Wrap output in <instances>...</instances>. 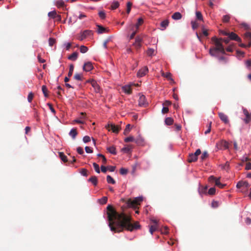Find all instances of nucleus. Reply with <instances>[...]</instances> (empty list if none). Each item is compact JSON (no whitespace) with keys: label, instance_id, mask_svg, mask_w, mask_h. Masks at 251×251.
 <instances>
[{"label":"nucleus","instance_id":"obj_28","mask_svg":"<svg viewBox=\"0 0 251 251\" xmlns=\"http://www.w3.org/2000/svg\"><path fill=\"white\" fill-rule=\"evenodd\" d=\"M158 228L157 225H151L150 226V232L152 234L153 233L157 230Z\"/></svg>","mask_w":251,"mask_h":251},{"label":"nucleus","instance_id":"obj_19","mask_svg":"<svg viewBox=\"0 0 251 251\" xmlns=\"http://www.w3.org/2000/svg\"><path fill=\"white\" fill-rule=\"evenodd\" d=\"M77 134V132L76 128L72 129L69 132V135L71 136L73 139L75 138Z\"/></svg>","mask_w":251,"mask_h":251},{"label":"nucleus","instance_id":"obj_8","mask_svg":"<svg viewBox=\"0 0 251 251\" xmlns=\"http://www.w3.org/2000/svg\"><path fill=\"white\" fill-rule=\"evenodd\" d=\"M243 113L246 116V118L244 119V121L246 124H248L251 120V114L250 113L246 108H243Z\"/></svg>","mask_w":251,"mask_h":251},{"label":"nucleus","instance_id":"obj_4","mask_svg":"<svg viewBox=\"0 0 251 251\" xmlns=\"http://www.w3.org/2000/svg\"><path fill=\"white\" fill-rule=\"evenodd\" d=\"M105 128L108 130H112L113 132L118 133L121 128L118 126H116L114 124H110L105 126Z\"/></svg>","mask_w":251,"mask_h":251},{"label":"nucleus","instance_id":"obj_10","mask_svg":"<svg viewBox=\"0 0 251 251\" xmlns=\"http://www.w3.org/2000/svg\"><path fill=\"white\" fill-rule=\"evenodd\" d=\"M87 82L90 83L93 87L95 89V92L99 93L100 92V86L98 84L97 82L94 80H88Z\"/></svg>","mask_w":251,"mask_h":251},{"label":"nucleus","instance_id":"obj_33","mask_svg":"<svg viewBox=\"0 0 251 251\" xmlns=\"http://www.w3.org/2000/svg\"><path fill=\"white\" fill-rule=\"evenodd\" d=\"M119 6V3L117 1H113L111 6V9L113 10L116 9Z\"/></svg>","mask_w":251,"mask_h":251},{"label":"nucleus","instance_id":"obj_16","mask_svg":"<svg viewBox=\"0 0 251 251\" xmlns=\"http://www.w3.org/2000/svg\"><path fill=\"white\" fill-rule=\"evenodd\" d=\"M182 16L181 14L178 12L174 13L172 16V19L175 20H180L182 18Z\"/></svg>","mask_w":251,"mask_h":251},{"label":"nucleus","instance_id":"obj_7","mask_svg":"<svg viewBox=\"0 0 251 251\" xmlns=\"http://www.w3.org/2000/svg\"><path fill=\"white\" fill-rule=\"evenodd\" d=\"M244 37L248 42V44L246 45V48L250 47L251 46V31H246L244 34Z\"/></svg>","mask_w":251,"mask_h":251},{"label":"nucleus","instance_id":"obj_50","mask_svg":"<svg viewBox=\"0 0 251 251\" xmlns=\"http://www.w3.org/2000/svg\"><path fill=\"white\" fill-rule=\"evenodd\" d=\"M132 4V3L130 1H129L127 3L126 12L127 14H129L130 12Z\"/></svg>","mask_w":251,"mask_h":251},{"label":"nucleus","instance_id":"obj_41","mask_svg":"<svg viewBox=\"0 0 251 251\" xmlns=\"http://www.w3.org/2000/svg\"><path fill=\"white\" fill-rule=\"evenodd\" d=\"M88 48L84 46H81L80 48V51L82 53L86 52L88 51Z\"/></svg>","mask_w":251,"mask_h":251},{"label":"nucleus","instance_id":"obj_36","mask_svg":"<svg viewBox=\"0 0 251 251\" xmlns=\"http://www.w3.org/2000/svg\"><path fill=\"white\" fill-rule=\"evenodd\" d=\"M57 15V14L55 11H52L48 13L49 17H50V18H53V19L56 18Z\"/></svg>","mask_w":251,"mask_h":251},{"label":"nucleus","instance_id":"obj_26","mask_svg":"<svg viewBox=\"0 0 251 251\" xmlns=\"http://www.w3.org/2000/svg\"><path fill=\"white\" fill-rule=\"evenodd\" d=\"M169 23V22L168 20L163 21L160 24L161 26L163 28V29H162L164 30V29H165L166 27L168 25Z\"/></svg>","mask_w":251,"mask_h":251},{"label":"nucleus","instance_id":"obj_37","mask_svg":"<svg viewBox=\"0 0 251 251\" xmlns=\"http://www.w3.org/2000/svg\"><path fill=\"white\" fill-rule=\"evenodd\" d=\"M74 66L73 64H71L69 66V73L68 74V75L69 77H71L72 75L73 71H74Z\"/></svg>","mask_w":251,"mask_h":251},{"label":"nucleus","instance_id":"obj_30","mask_svg":"<svg viewBox=\"0 0 251 251\" xmlns=\"http://www.w3.org/2000/svg\"><path fill=\"white\" fill-rule=\"evenodd\" d=\"M106 180L108 183H111L114 184L116 183L115 180L109 175H108L106 177Z\"/></svg>","mask_w":251,"mask_h":251},{"label":"nucleus","instance_id":"obj_51","mask_svg":"<svg viewBox=\"0 0 251 251\" xmlns=\"http://www.w3.org/2000/svg\"><path fill=\"white\" fill-rule=\"evenodd\" d=\"M99 16L101 19L105 18V13L104 11H100L99 12Z\"/></svg>","mask_w":251,"mask_h":251},{"label":"nucleus","instance_id":"obj_11","mask_svg":"<svg viewBox=\"0 0 251 251\" xmlns=\"http://www.w3.org/2000/svg\"><path fill=\"white\" fill-rule=\"evenodd\" d=\"M230 40H235L238 42H241V39L235 33L230 32L228 35Z\"/></svg>","mask_w":251,"mask_h":251},{"label":"nucleus","instance_id":"obj_48","mask_svg":"<svg viewBox=\"0 0 251 251\" xmlns=\"http://www.w3.org/2000/svg\"><path fill=\"white\" fill-rule=\"evenodd\" d=\"M56 40L55 39L53 38H50L49 39V44L50 46H53V45L55 43Z\"/></svg>","mask_w":251,"mask_h":251},{"label":"nucleus","instance_id":"obj_15","mask_svg":"<svg viewBox=\"0 0 251 251\" xmlns=\"http://www.w3.org/2000/svg\"><path fill=\"white\" fill-rule=\"evenodd\" d=\"M197 159L198 157L194 153H191L189 155L187 160L191 163L197 161Z\"/></svg>","mask_w":251,"mask_h":251},{"label":"nucleus","instance_id":"obj_47","mask_svg":"<svg viewBox=\"0 0 251 251\" xmlns=\"http://www.w3.org/2000/svg\"><path fill=\"white\" fill-rule=\"evenodd\" d=\"M93 167H94V168L95 169V171L97 173H100V167H99V165L97 164L96 163H93Z\"/></svg>","mask_w":251,"mask_h":251},{"label":"nucleus","instance_id":"obj_54","mask_svg":"<svg viewBox=\"0 0 251 251\" xmlns=\"http://www.w3.org/2000/svg\"><path fill=\"white\" fill-rule=\"evenodd\" d=\"M122 151L125 153H129L130 152L131 148H129V147H126L123 148L122 149Z\"/></svg>","mask_w":251,"mask_h":251},{"label":"nucleus","instance_id":"obj_1","mask_svg":"<svg viewBox=\"0 0 251 251\" xmlns=\"http://www.w3.org/2000/svg\"><path fill=\"white\" fill-rule=\"evenodd\" d=\"M107 210L108 226L111 231L120 232L125 229L132 231L140 227L137 222L132 223L130 216L124 213L117 212L112 205H108Z\"/></svg>","mask_w":251,"mask_h":251},{"label":"nucleus","instance_id":"obj_18","mask_svg":"<svg viewBox=\"0 0 251 251\" xmlns=\"http://www.w3.org/2000/svg\"><path fill=\"white\" fill-rule=\"evenodd\" d=\"M88 181L91 182L94 186H96L98 184V179L96 176H92L89 179Z\"/></svg>","mask_w":251,"mask_h":251},{"label":"nucleus","instance_id":"obj_23","mask_svg":"<svg viewBox=\"0 0 251 251\" xmlns=\"http://www.w3.org/2000/svg\"><path fill=\"white\" fill-rule=\"evenodd\" d=\"M144 20L142 18H140L138 19L137 23L136 24L135 26L136 28V30H138L139 27L143 24Z\"/></svg>","mask_w":251,"mask_h":251},{"label":"nucleus","instance_id":"obj_29","mask_svg":"<svg viewBox=\"0 0 251 251\" xmlns=\"http://www.w3.org/2000/svg\"><path fill=\"white\" fill-rule=\"evenodd\" d=\"M161 75L164 77H166L168 80H169L170 77L172 76V74L170 73H164L163 71H161Z\"/></svg>","mask_w":251,"mask_h":251},{"label":"nucleus","instance_id":"obj_46","mask_svg":"<svg viewBox=\"0 0 251 251\" xmlns=\"http://www.w3.org/2000/svg\"><path fill=\"white\" fill-rule=\"evenodd\" d=\"M134 138L133 136H129L126 138L124 140L125 142H134Z\"/></svg>","mask_w":251,"mask_h":251},{"label":"nucleus","instance_id":"obj_6","mask_svg":"<svg viewBox=\"0 0 251 251\" xmlns=\"http://www.w3.org/2000/svg\"><path fill=\"white\" fill-rule=\"evenodd\" d=\"M92 35V31L86 30L83 31L81 33L80 36L79 37V39L81 41L83 40V39H85L87 37L91 36Z\"/></svg>","mask_w":251,"mask_h":251},{"label":"nucleus","instance_id":"obj_56","mask_svg":"<svg viewBox=\"0 0 251 251\" xmlns=\"http://www.w3.org/2000/svg\"><path fill=\"white\" fill-rule=\"evenodd\" d=\"M208 156V154L207 153V152L206 151H204L201 156V159L203 160H204L205 158H206Z\"/></svg>","mask_w":251,"mask_h":251},{"label":"nucleus","instance_id":"obj_17","mask_svg":"<svg viewBox=\"0 0 251 251\" xmlns=\"http://www.w3.org/2000/svg\"><path fill=\"white\" fill-rule=\"evenodd\" d=\"M122 89L126 94H130L132 92L130 86L129 85H125L122 87Z\"/></svg>","mask_w":251,"mask_h":251},{"label":"nucleus","instance_id":"obj_52","mask_svg":"<svg viewBox=\"0 0 251 251\" xmlns=\"http://www.w3.org/2000/svg\"><path fill=\"white\" fill-rule=\"evenodd\" d=\"M217 179H218V178H216L213 176H211L208 178V181L210 182H214L215 183H216V181L217 180Z\"/></svg>","mask_w":251,"mask_h":251},{"label":"nucleus","instance_id":"obj_21","mask_svg":"<svg viewBox=\"0 0 251 251\" xmlns=\"http://www.w3.org/2000/svg\"><path fill=\"white\" fill-rule=\"evenodd\" d=\"M77 57L78 53L76 52H74L71 55H70L68 58L70 60L75 61L77 58Z\"/></svg>","mask_w":251,"mask_h":251},{"label":"nucleus","instance_id":"obj_2","mask_svg":"<svg viewBox=\"0 0 251 251\" xmlns=\"http://www.w3.org/2000/svg\"><path fill=\"white\" fill-rule=\"evenodd\" d=\"M222 40H223V38H218L215 36L211 38V40L214 43L215 47L209 49V53L211 56L218 57L216 54L217 52H220L223 54H226L225 49L222 44Z\"/></svg>","mask_w":251,"mask_h":251},{"label":"nucleus","instance_id":"obj_49","mask_svg":"<svg viewBox=\"0 0 251 251\" xmlns=\"http://www.w3.org/2000/svg\"><path fill=\"white\" fill-rule=\"evenodd\" d=\"M127 172H128L127 169L124 168H122L120 170V173L122 175H126Z\"/></svg>","mask_w":251,"mask_h":251},{"label":"nucleus","instance_id":"obj_53","mask_svg":"<svg viewBox=\"0 0 251 251\" xmlns=\"http://www.w3.org/2000/svg\"><path fill=\"white\" fill-rule=\"evenodd\" d=\"M154 52V50L153 49L150 48L147 50V54L149 56H152L153 55Z\"/></svg>","mask_w":251,"mask_h":251},{"label":"nucleus","instance_id":"obj_27","mask_svg":"<svg viewBox=\"0 0 251 251\" xmlns=\"http://www.w3.org/2000/svg\"><path fill=\"white\" fill-rule=\"evenodd\" d=\"M142 41V39L140 37H137L135 40V45L137 46V48H139L141 47L140 43Z\"/></svg>","mask_w":251,"mask_h":251},{"label":"nucleus","instance_id":"obj_63","mask_svg":"<svg viewBox=\"0 0 251 251\" xmlns=\"http://www.w3.org/2000/svg\"><path fill=\"white\" fill-rule=\"evenodd\" d=\"M169 112V108L167 107L164 106L162 109V112L163 114L167 113Z\"/></svg>","mask_w":251,"mask_h":251},{"label":"nucleus","instance_id":"obj_45","mask_svg":"<svg viewBox=\"0 0 251 251\" xmlns=\"http://www.w3.org/2000/svg\"><path fill=\"white\" fill-rule=\"evenodd\" d=\"M216 193V189L214 187L210 188L208 192V194L210 195H215Z\"/></svg>","mask_w":251,"mask_h":251},{"label":"nucleus","instance_id":"obj_31","mask_svg":"<svg viewBox=\"0 0 251 251\" xmlns=\"http://www.w3.org/2000/svg\"><path fill=\"white\" fill-rule=\"evenodd\" d=\"M218 59L220 62H222L224 64H226L228 61V59L226 57L223 56L218 57Z\"/></svg>","mask_w":251,"mask_h":251},{"label":"nucleus","instance_id":"obj_20","mask_svg":"<svg viewBox=\"0 0 251 251\" xmlns=\"http://www.w3.org/2000/svg\"><path fill=\"white\" fill-rule=\"evenodd\" d=\"M98 32L100 34L104 33V32H108V29H107L106 28H104V27L102 26L101 25H98Z\"/></svg>","mask_w":251,"mask_h":251},{"label":"nucleus","instance_id":"obj_61","mask_svg":"<svg viewBox=\"0 0 251 251\" xmlns=\"http://www.w3.org/2000/svg\"><path fill=\"white\" fill-rule=\"evenodd\" d=\"M211 124H212V122H210L208 126V128L207 129V130L205 131V134H207L208 133H209L210 131H211Z\"/></svg>","mask_w":251,"mask_h":251},{"label":"nucleus","instance_id":"obj_22","mask_svg":"<svg viewBox=\"0 0 251 251\" xmlns=\"http://www.w3.org/2000/svg\"><path fill=\"white\" fill-rule=\"evenodd\" d=\"M165 123L166 125L168 126H170L173 124L174 120L173 118L171 117L166 118L165 120Z\"/></svg>","mask_w":251,"mask_h":251},{"label":"nucleus","instance_id":"obj_64","mask_svg":"<svg viewBox=\"0 0 251 251\" xmlns=\"http://www.w3.org/2000/svg\"><path fill=\"white\" fill-rule=\"evenodd\" d=\"M245 169L247 170H251V163H247L246 165Z\"/></svg>","mask_w":251,"mask_h":251},{"label":"nucleus","instance_id":"obj_55","mask_svg":"<svg viewBox=\"0 0 251 251\" xmlns=\"http://www.w3.org/2000/svg\"><path fill=\"white\" fill-rule=\"evenodd\" d=\"M191 25L192 27L194 29H196L199 26V24L195 21H192Z\"/></svg>","mask_w":251,"mask_h":251},{"label":"nucleus","instance_id":"obj_35","mask_svg":"<svg viewBox=\"0 0 251 251\" xmlns=\"http://www.w3.org/2000/svg\"><path fill=\"white\" fill-rule=\"evenodd\" d=\"M215 185L220 188H223L226 186V184H222L220 182V178H218V179L216 181Z\"/></svg>","mask_w":251,"mask_h":251},{"label":"nucleus","instance_id":"obj_34","mask_svg":"<svg viewBox=\"0 0 251 251\" xmlns=\"http://www.w3.org/2000/svg\"><path fill=\"white\" fill-rule=\"evenodd\" d=\"M42 90L45 97H48V89L45 85H43L42 87Z\"/></svg>","mask_w":251,"mask_h":251},{"label":"nucleus","instance_id":"obj_59","mask_svg":"<svg viewBox=\"0 0 251 251\" xmlns=\"http://www.w3.org/2000/svg\"><path fill=\"white\" fill-rule=\"evenodd\" d=\"M80 173L83 176H88L87 170L86 169H82L80 171Z\"/></svg>","mask_w":251,"mask_h":251},{"label":"nucleus","instance_id":"obj_25","mask_svg":"<svg viewBox=\"0 0 251 251\" xmlns=\"http://www.w3.org/2000/svg\"><path fill=\"white\" fill-rule=\"evenodd\" d=\"M59 155L60 159L63 161L64 162H67L68 161L67 157V156L64 154L62 152H59Z\"/></svg>","mask_w":251,"mask_h":251},{"label":"nucleus","instance_id":"obj_3","mask_svg":"<svg viewBox=\"0 0 251 251\" xmlns=\"http://www.w3.org/2000/svg\"><path fill=\"white\" fill-rule=\"evenodd\" d=\"M143 201L142 197L135 198L133 200L128 199L126 201V203L128 207H135L138 205H140L141 202Z\"/></svg>","mask_w":251,"mask_h":251},{"label":"nucleus","instance_id":"obj_24","mask_svg":"<svg viewBox=\"0 0 251 251\" xmlns=\"http://www.w3.org/2000/svg\"><path fill=\"white\" fill-rule=\"evenodd\" d=\"M107 150L108 151L112 154H116L117 152L116 151V148L114 146H111L107 148Z\"/></svg>","mask_w":251,"mask_h":251},{"label":"nucleus","instance_id":"obj_9","mask_svg":"<svg viewBox=\"0 0 251 251\" xmlns=\"http://www.w3.org/2000/svg\"><path fill=\"white\" fill-rule=\"evenodd\" d=\"M218 115L221 119V121H222L225 124H228L229 123V120L228 118V117L226 115L225 113L223 112H219Z\"/></svg>","mask_w":251,"mask_h":251},{"label":"nucleus","instance_id":"obj_5","mask_svg":"<svg viewBox=\"0 0 251 251\" xmlns=\"http://www.w3.org/2000/svg\"><path fill=\"white\" fill-rule=\"evenodd\" d=\"M250 186V184L246 181H240L236 185L237 188H242L243 189H247Z\"/></svg>","mask_w":251,"mask_h":251},{"label":"nucleus","instance_id":"obj_38","mask_svg":"<svg viewBox=\"0 0 251 251\" xmlns=\"http://www.w3.org/2000/svg\"><path fill=\"white\" fill-rule=\"evenodd\" d=\"M131 129L130 125L128 124L126 126V128L124 130V134L126 135H127L130 131Z\"/></svg>","mask_w":251,"mask_h":251},{"label":"nucleus","instance_id":"obj_13","mask_svg":"<svg viewBox=\"0 0 251 251\" xmlns=\"http://www.w3.org/2000/svg\"><path fill=\"white\" fill-rule=\"evenodd\" d=\"M148 72V68L147 67H144V68L140 69L137 73V75L138 77H142L144 76Z\"/></svg>","mask_w":251,"mask_h":251},{"label":"nucleus","instance_id":"obj_40","mask_svg":"<svg viewBox=\"0 0 251 251\" xmlns=\"http://www.w3.org/2000/svg\"><path fill=\"white\" fill-rule=\"evenodd\" d=\"M197 19L199 20L202 21L203 20L202 15L201 12L197 11L196 13Z\"/></svg>","mask_w":251,"mask_h":251},{"label":"nucleus","instance_id":"obj_60","mask_svg":"<svg viewBox=\"0 0 251 251\" xmlns=\"http://www.w3.org/2000/svg\"><path fill=\"white\" fill-rule=\"evenodd\" d=\"M91 140L90 137L89 136H85L83 138V141L84 143H88Z\"/></svg>","mask_w":251,"mask_h":251},{"label":"nucleus","instance_id":"obj_39","mask_svg":"<svg viewBox=\"0 0 251 251\" xmlns=\"http://www.w3.org/2000/svg\"><path fill=\"white\" fill-rule=\"evenodd\" d=\"M99 201V202L101 204H104L107 201V198L106 197H103L102 198L100 199Z\"/></svg>","mask_w":251,"mask_h":251},{"label":"nucleus","instance_id":"obj_43","mask_svg":"<svg viewBox=\"0 0 251 251\" xmlns=\"http://www.w3.org/2000/svg\"><path fill=\"white\" fill-rule=\"evenodd\" d=\"M34 94L32 92H30L27 96V100L29 102H31L33 100Z\"/></svg>","mask_w":251,"mask_h":251},{"label":"nucleus","instance_id":"obj_12","mask_svg":"<svg viewBox=\"0 0 251 251\" xmlns=\"http://www.w3.org/2000/svg\"><path fill=\"white\" fill-rule=\"evenodd\" d=\"M93 69L92 64L90 62L85 63L83 67V70L86 72H89Z\"/></svg>","mask_w":251,"mask_h":251},{"label":"nucleus","instance_id":"obj_42","mask_svg":"<svg viewBox=\"0 0 251 251\" xmlns=\"http://www.w3.org/2000/svg\"><path fill=\"white\" fill-rule=\"evenodd\" d=\"M230 17L229 15H224L223 17V21L224 23L228 22L230 20Z\"/></svg>","mask_w":251,"mask_h":251},{"label":"nucleus","instance_id":"obj_57","mask_svg":"<svg viewBox=\"0 0 251 251\" xmlns=\"http://www.w3.org/2000/svg\"><path fill=\"white\" fill-rule=\"evenodd\" d=\"M211 206L213 208H217L219 206V202L217 201H213L211 203Z\"/></svg>","mask_w":251,"mask_h":251},{"label":"nucleus","instance_id":"obj_44","mask_svg":"<svg viewBox=\"0 0 251 251\" xmlns=\"http://www.w3.org/2000/svg\"><path fill=\"white\" fill-rule=\"evenodd\" d=\"M207 186H205L204 187H202L199 190V193L200 194H205L206 193V191L207 189Z\"/></svg>","mask_w":251,"mask_h":251},{"label":"nucleus","instance_id":"obj_14","mask_svg":"<svg viewBox=\"0 0 251 251\" xmlns=\"http://www.w3.org/2000/svg\"><path fill=\"white\" fill-rule=\"evenodd\" d=\"M139 105L140 106H145L147 103L146 102V98L144 95L140 97L138 100Z\"/></svg>","mask_w":251,"mask_h":251},{"label":"nucleus","instance_id":"obj_58","mask_svg":"<svg viewBox=\"0 0 251 251\" xmlns=\"http://www.w3.org/2000/svg\"><path fill=\"white\" fill-rule=\"evenodd\" d=\"M64 2L62 0H58L56 2V6L58 7H63Z\"/></svg>","mask_w":251,"mask_h":251},{"label":"nucleus","instance_id":"obj_62","mask_svg":"<svg viewBox=\"0 0 251 251\" xmlns=\"http://www.w3.org/2000/svg\"><path fill=\"white\" fill-rule=\"evenodd\" d=\"M77 152L79 154H82L84 153L83 149L82 148L79 147L77 148Z\"/></svg>","mask_w":251,"mask_h":251},{"label":"nucleus","instance_id":"obj_32","mask_svg":"<svg viewBox=\"0 0 251 251\" xmlns=\"http://www.w3.org/2000/svg\"><path fill=\"white\" fill-rule=\"evenodd\" d=\"M74 78L77 80L81 81L83 79V75L81 74H75L74 76Z\"/></svg>","mask_w":251,"mask_h":251}]
</instances>
